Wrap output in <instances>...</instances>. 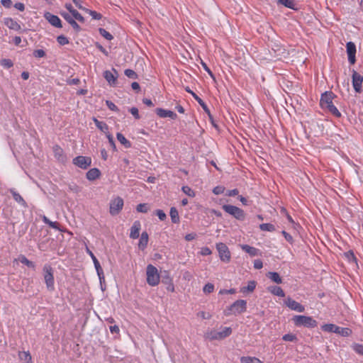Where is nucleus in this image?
<instances>
[{
	"instance_id": "1a4fd4ad",
	"label": "nucleus",
	"mask_w": 363,
	"mask_h": 363,
	"mask_svg": "<svg viewBox=\"0 0 363 363\" xmlns=\"http://www.w3.org/2000/svg\"><path fill=\"white\" fill-rule=\"evenodd\" d=\"M216 249L218 252L219 257L223 262L228 263L230 261V252L227 245L223 242L216 245Z\"/></svg>"
},
{
	"instance_id": "7c9ffc66",
	"label": "nucleus",
	"mask_w": 363,
	"mask_h": 363,
	"mask_svg": "<svg viewBox=\"0 0 363 363\" xmlns=\"http://www.w3.org/2000/svg\"><path fill=\"white\" fill-rule=\"evenodd\" d=\"M241 363H263L258 358L255 357H242L240 358Z\"/></svg>"
},
{
	"instance_id": "4468645a",
	"label": "nucleus",
	"mask_w": 363,
	"mask_h": 363,
	"mask_svg": "<svg viewBox=\"0 0 363 363\" xmlns=\"http://www.w3.org/2000/svg\"><path fill=\"white\" fill-rule=\"evenodd\" d=\"M45 19L53 26L56 28H62L61 20L58 16L47 12L44 15Z\"/></svg>"
},
{
	"instance_id": "aec40b11",
	"label": "nucleus",
	"mask_w": 363,
	"mask_h": 363,
	"mask_svg": "<svg viewBox=\"0 0 363 363\" xmlns=\"http://www.w3.org/2000/svg\"><path fill=\"white\" fill-rule=\"evenodd\" d=\"M113 71L116 74V75L111 71L106 70L104 72V77L106 79V81L111 84H115L116 82V79L118 77V73L115 69H113Z\"/></svg>"
},
{
	"instance_id": "a211bd4d",
	"label": "nucleus",
	"mask_w": 363,
	"mask_h": 363,
	"mask_svg": "<svg viewBox=\"0 0 363 363\" xmlns=\"http://www.w3.org/2000/svg\"><path fill=\"white\" fill-rule=\"evenodd\" d=\"M61 16L72 26V27L77 31L80 30V26L75 21V18L71 16L68 13L61 12Z\"/></svg>"
},
{
	"instance_id": "49530a36",
	"label": "nucleus",
	"mask_w": 363,
	"mask_h": 363,
	"mask_svg": "<svg viewBox=\"0 0 363 363\" xmlns=\"http://www.w3.org/2000/svg\"><path fill=\"white\" fill-rule=\"evenodd\" d=\"M57 41L61 45H65L69 43L68 38L63 35H59L57 38Z\"/></svg>"
},
{
	"instance_id": "2eb2a0df",
	"label": "nucleus",
	"mask_w": 363,
	"mask_h": 363,
	"mask_svg": "<svg viewBox=\"0 0 363 363\" xmlns=\"http://www.w3.org/2000/svg\"><path fill=\"white\" fill-rule=\"evenodd\" d=\"M185 90L188 93H189L192 95V96L196 100V101L201 106V107L205 111V112L208 115L210 118H211V115L210 111H209L208 108L207 107L206 104L204 103V101L200 97H199L194 91H192L189 89V87H188V86L186 87Z\"/></svg>"
},
{
	"instance_id": "ddd939ff",
	"label": "nucleus",
	"mask_w": 363,
	"mask_h": 363,
	"mask_svg": "<svg viewBox=\"0 0 363 363\" xmlns=\"http://www.w3.org/2000/svg\"><path fill=\"white\" fill-rule=\"evenodd\" d=\"M284 303L287 307H289L291 310L295 311L299 313H303L305 311V308L301 303L297 301L293 300L290 297H288Z\"/></svg>"
},
{
	"instance_id": "473e14b6",
	"label": "nucleus",
	"mask_w": 363,
	"mask_h": 363,
	"mask_svg": "<svg viewBox=\"0 0 363 363\" xmlns=\"http://www.w3.org/2000/svg\"><path fill=\"white\" fill-rule=\"evenodd\" d=\"M18 260H19L22 264H26V266H28V267H30V268H35V264L33 262L28 260L26 256L21 255L18 257ZM17 259H14V262H16Z\"/></svg>"
},
{
	"instance_id": "8fccbe9b",
	"label": "nucleus",
	"mask_w": 363,
	"mask_h": 363,
	"mask_svg": "<svg viewBox=\"0 0 363 363\" xmlns=\"http://www.w3.org/2000/svg\"><path fill=\"white\" fill-rule=\"evenodd\" d=\"M125 74L128 77L131 78V79H136L137 77H138V75L135 73V72H134L133 70L130 69H127L125 70Z\"/></svg>"
},
{
	"instance_id": "864d4df0",
	"label": "nucleus",
	"mask_w": 363,
	"mask_h": 363,
	"mask_svg": "<svg viewBox=\"0 0 363 363\" xmlns=\"http://www.w3.org/2000/svg\"><path fill=\"white\" fill-rule=\"evenodd\" d=\"M129 111L135 119H140V117L138 113V109L136 107H132Z\"/></svg>"
},
{
	"instance_id": "a878e982",
	"label": "nucleus",
	"mask_w": 363,
	"mask_h": 363,
	"mask_svg": "<svg viewBox=\"0 0 363 363\" xmlns=\"http://www.w3.org/2000/svg\"><path fill=\"white\" fill-rule=\"evenodd\" d=\"M240 247L243 251L248 253L250 256L258 255L259 250L254 247H251L248 245H242Z\"/></svg>"
},
{
	"instance_id": "0eeeda50",
	"label": "nucleus",
	"mask_w": 363,
	"mask_h": 363,
	"mask_svg": "<svg viewBox=\"0 0 363 363\" xmlns=\"http://www.w3.org/2000/svg\"><path fill=\"white\" fill-rule=\"evenodd\" d=\"M147 282L152 286H157L160 283V275L155 267L148 264L146 269Z\"/></svg>"
},
{
	"instance_id": "6e6552de",
	"label": "nucleus",
	"mask_w": 363,
	"mask_h": 363,
	"mask_svg": "<svg viewBox=\"0 0 363 363\" xmlns=\"http://www.w3.org/2000/svg\"><path fill=\"white\" fill-rule=\"evenodd\" d=\"M222 208L228 214L233 216L235 218L239 220H243L245 218V213L244 211L235 206L233 205H223Z\"/></svg>"
},
{
	"instance_id": "58836bf2",
	"label": "nucleus",
	"mask_w": 363,
	"mask_h": 363,
	"mask_svg": "<svg viewBox=\"0 0 363 363\" xmlns=\"http://www.w3.org/2000/svg\"><path fill=\"white\" fill-rule=\"evenodd\" d=\"M282 340L287 342H296L297 340V337L294 334L288 333L282 337Z\"/></svg>"
},
{
	"instance_id": "c03bdc74",
	"label": "nucleus",
	"mask_w": 363,
	"mask_h": 363,
	"mask_svg": "<svg viewBox=\"0 0 363 363\" xmlns=\"http://www.w3.org/2000/svg\"><path fill=\"white\" fill-rule=\"evenodd\" d=\"M136 210L140 213H147L149 208L146 203H140L137 206Z\"/></svg>"
},
{
	"instance_id": "37998d69",
	"label": "nucleus",
	"mask_w": 363,
	"mask_h": 363,
	"mask_svg": "<svg viewBox=\"0 0 363 363\" xmlns=\"http://www.w3.org/2000/svg\"><path fill=\"white\" fill-rule=\"evenodd\" d=\"M0 65L6 68H11L13 67V63L10 59H3L0 62Z\"/></svg>"
},
{
	"instance_id": "5701e85b",
	"label": "nucleus",
	"mask_w": 363,
	"mask_h": 363,
	"mask_svg": "<svg viewBox=\"0 0 363 363\" xmlns=\"http://www.w3.org/2000/svg\"><path fill=\"white\" fill-rule=\"evenodd\" d=\"M66 9L72 13V16L79 22H84V17L75 9H73V6L70 4H65Z\"/></svg>"
},
{
	"instance_id": "13d9d810",
	"label": "nucleus",
	"mask_w": 363,
	"mask_h": 363,
	"mask_svg": "<svg viewBox=\"0 0 363 363\" xmlns=\"http://www.w3.org/2000/svg\"><path fill=\"white\" fill-rule=\"evenodd\" d=\"M263 267L262 262L260 259H255L254 261V267L257 269H260Z\"/></svg>"
},
{
	"instance_id": "0e129e2a",
	"label": "nucleus",
	"mask_w": 363,
	"mask_h": 363,
	"mask_svg": "<svg viewBox=\"0 0 363 363\" xmlns=\"http://www.w3.org/2000/svg\"><path fill=\"white\" fill-rule=\"evenodd\" d=\"M198 315L202 318L203 319H209L211 317V315L209 313H206L204 311H200L198 313Z\"/></svg>"
},
{
	"instance_id": "bf43d9fd",
	"label": "nucleus",
	"mask_w": 363,
	"mask_h": 363,
	"mask_svg": "<svg viewBox=\"0 0 363 363\" xmlns=\"http://www.w3.org/2000/svg\"><path fill=\"white\" fill-rule=\"evenodd\" d=\"M282 235L284 236L285 239L289 242L290 243H292L293 242V238L292 236L289 234L288 233H286L285 230H283L281 232Z\"/></svg>"
},
{
	"instance_id": "4c0bfd02",
	"label": "nucleus",
	"mask_w": 363,
	"mask_h": 363,
	"mask_svg": "<svg viewBox=\"0 0 363 363\" xmlns=\"http://www.w3.org/2000/svg\"><path fill=\"white\" fill-rule=\"evenodd\" d=\"M259 228L263 231L273 232L275 230V227L271 223H262L259 225Z\"/></svg>"
},
{
	"instance_id": "c85d7f7f",
	"label": "nucleus",
	"mask_w": 363,
	"mask_h": 363,
	"mask_svg": "<svg viewBox=\"0 0 363 363\" xmlns=\"http://www.w3.org/2000/svg\"><path fill=\"white\" fill-rule=\"evenodd\" d=\"M169 215L171 217L172 222L174 223H179V213L175 207H172L170 208Z\"/></svg>"
},
{
	"instance_id": "a18cd8bd",
	"label": "nucleus",
	"mask_w": 363,
	"mask_h": 363,
	"mask_svg": "<svg viewBox=\"0 0 363 363\" xmlns=\"http://www.w3.org/2000/svg\"><path fill=\"white\" fill-rule=\"evenodd\" d=\"M88 13L90 14V16H91V17L94 18V19H96V20H99L102 18V16L101 13H97L96 11H91V10H89V9H86L85 10Z\"/></svg>"
},
{
	"instance_id": "b1692460",
	"label": "nucleus",
	"mask_w": 363,
	"mask_h": 363,
	"mask_svg": "<svg viewBox=\"0 0 363 363\" xmlns=\"http://www.w3.org/2000/svg\"><path fill=\"white\" fill-rule=\"evenodd\" d=\"M101 175V172L97 168H92L89 169L86 174V177L89 181H94L99 178Z\"/></svg>"
},
{
	"instance_id": "69168bd1",
	"label": "nucleus",
	"mask_w": 363,
	"mask_h": 363,
	"mask_svg": "<svg viewBox=\"0 0 363 363\" xmlns=\"http://www.w3.org/2000/svg\"><path fill=\"white\" fill-rule=\"evenodd\" d=\"M201 254L202 255H209L211 254V250L208 247H205L201 248Z\"/></svg>"
},
{
	"instance_id": "e433bc0d",
	"label": "nucleus",
	"mask_w": 363,
	"mask_h": 363,
	"mask_svg": "<svg viewBox=\"0 0 363 363\" xmlns=\"http://www.w3.org/2000/svg\"><path fill=\"white\" fill-rule=\"evenodd\" d=\"M347 55L356 54V46L354 43L348 42L346 45Z\"/></svg>"
},
{
	"instance_id": "72a5a7b5",
	"label": "nucleus",
	"mask_w": 363,
	"mask_h": 363,
	"mask_svg": "<svg viewBox=\"0 0 363 363\" xmlns=\"http://www.w3.org/2000/svg\"><path fill=\"white\" fill-rule=\"evenodd\" d=\"M18 357L20 359L25 361L26 363H32V357L29 352H20Z\"/></svg>"
},
{
	"instance_id": "7ed1b4c3",
	"label": "nucleus",
	"mask_w": 363,
	"mask_h": 363,
	"mask_svg": "<svg viewBox=\"0 0 363 363\" xmlns=\"http://www.w3.org/2000/svg\"><path fill=\"white\" fill-rule=\"evenodd\" d=\"M247 309V301L245 300H238L230 305L224 311L225 315L240 314Z\"/></svg>"
},
{
	"instance_id": "4d7b16f0",
	"label": "nucleus",
	"mask_w": 363,
	"mask_h": 363,
	"mask_svg": "<svg viewBox=\"0 0 363 363\" xmlns=\"http://www.w3.org/2000/svg\"><path fill=\"white\" fill-rule=\"evenodd\" d=\"M106 104L110 110L114 111H118L117 106L112 101H106Z\"/></svg>"
},
{
	"instance_id": "3c124183",
	"label": "nucleus",
	"mask_w": 363,
	"mask_h": 363,
	"mask_svg": "<svg viewBox=\"0 0 363 363\" xmlns=\"http://www.w3.org/2000/svg\"><path fill=\"white\" fill-rule=\"evenodd\" d=\"M224 191H225V187H223L222 186H217L213 188V193L216 195H218V194H223L224 192Z\"/></svg>"
},
{
	"instance_id": "09e8293b",
	"label": "nucleus",
	"mask_w": 363,
	"mask_h": 363,
	"mask_svg": "<svg viewBox=\"0 0 363 363\" xmlns=\"http://www.w3.org/2000/svg\"><path fill=\"white\" fill-rule=\"evenodd\" d=\"M213 290H214V286L213 284H211V283L206 284L203 289V291L205 294H210V293L213 292Z\"/></svg>"
},
{
	"instance_id": "603ef678",
	"label": "nucleus",
	"mask_w": 363,
	"mask_h": 363,
	"mask_svg": "<svg viewBox=\"0 0 363 363\" xmlns=\"http://www.w3.org/2000/svg\"><path fill=\"white\" fill-rule=\"evenodd\" d=\"M33 55H34V57H38V58L43 57L45 56V52L43 50H41V49L35 50L33 52Z\"/></svg>"
},
{
	"instance_id": "dca6fc26",
	"label": "nucleus",
	"mask_w": 363,
	"mask_h": 363,
	"mask_svg": "<svg viewBox=\"0 0 363 363\" xmlns=\"http://www.w3.org/2000/svg\"><path fill=\"white\" fill-rule=\"evenodd\" d=\"M89 254L90 255L91 257L92 258L93 262L94 264V267L96 268V270L97 272V274L99 277L100 281L101 282L102 280H104V272L103 269L96 259V257L94 256V255L89 250Z\"/></svg>"
},
{
	"instance_id": "680f3d73",
	"label": "nucleus",
	"mask_w": 363,
	"mask_h": 363,
	"mask_svg": "<svg viewBox=\"0 0 363 363\" xmlns=\"http://www.w3.org/2000/svg\"><path fill=\"white\" fill-rule=\"evenodd\" d=\"M108 139V142L110 143V145L111 146V147L113 149V150H116V145H115V143L113 141V137L111 136V134L108 133L106 135Z\"/></svg>"
},
{
	"instance_id": "cd10ccee",
	"label": "nucleus",
	"mask_w": 363,
	"mask_h": 363,
	"mask_svg": "<svg viewBox=\"0 0 363 363\" xmlns=\"http://www.w3.org/2000/svg\"><path fill=\"white\" fill-rule=\"evenodd\" d=\"M94 122L96 125V126L103 133H106V135L108 133V127L107 124L103 121H99L96 118H94Z\"/></svg>"
},
{
	"instance_id": "20e7f679",
	"label": "nucleus",
	"mask_w": 363,
	"mask_h": 363,
	"mask_svg": "<svg viewBox=\"0 0 363 363\" xmlns=\"http://www.w3.org/2000/svg\"><path fill=\"white\" fill-rule=\"evenodd\" d=\"M232 333V329L230 327H225L221 331L211 330L205 333L204 337L209 340H222L228 337Z\"/></svg>"
},
{
	"instance_id": "5fc2aeb1",
	"label": "nucleus",
	"mask_w": 363,
	"mask_h": 363,
	"mask_svg": "<svg viewBox=\"0 0 363 363\" xmlns=\"http://www.w3.org/2000/svg\"><path fill=\"white\" fill-rule=\"evenodd\" d=\"M353 348L357 353L363 355V345L356 344L354 345Z\"/></svg>"
},
{
	"instance_id": "6ab92c4d",
	"label": "nucleus",
	"mask_w": 363,
	"mask_h": 363,
	"mask_svg": "<svg viewBox=\"0 0 363 363\" xmlns=\"http://www.w3.org/2000/svg\"><path fill=\"white\" fill-rule=\"evenodd\" d=\"M140 221L135 220L130 228V237L133 239L138 238L140 235Z\"/></svg>"
},
{
	"instance_id": "412c9836",
	"label": "nucleus",
	"mask_w": 363,
	"mask_h": 363,
	"mask_svg": "<svg viewBox=\"0 0 363 363\" xmlns=\"http://www.w3.org/2000/svg\"><path fill=\"white\" fill-rule=\"evenodd\" d=\"M53 152L55 157L61 162H64L66 160V156L64 154L63 150L59 145H55L53 147Z\"/></svg>"
},
{
	"instance_id": "f8f14e48",
	"label": "nucleus",
	"mask_w": 363,
	"mask_h": 363,
	"mask_svg": "<svg viewBox=\"0 0 363 363\" xmlns=\"http://www.w3.org/2000/svg\"><path fill=\"white\" fill-rule=\"evenodd\" d=\"M352 85L356 92L360 93L362 91V84L363 82V77L355 70H352Z\"/></svg>"
},
{
	"instance_id": "423d86ee",
	"label": "nucleus",
	"mask_w": 363,
	"mask_h": 363,
	"mask_svg": "<svg viewBox=\"0 0 363 363\" xmlns=\"http://www.w3.org/2000/svg\"><path fill=\"white\" fill-rule=\"evenodd\" d=\"M325 332L335 333L342 337H348L352 334V330L348 328H341L334 324H325L322 326Z\"/></svg>"
},
{
	"instance_id": "79ce46f5",
	"label": "nucleus",
	"mask_w": 363,
	"mask_h": 363,
	"mask_svg": "<svg viewBox=\"0 0 363 363\" xmlns=\"http://www.w3.org/2000/svg\"><path fill=\"white\" fill-rule=\"evenodd\" d=\"M99 33L106 40H111L113 39V35L106 31L104 28H100L99 29Z\"/></svg>"
},
{
	"instance_id": "39448f33",
	"label": "nucleus",
	"mask_w": 363,
	"mask_h": 363,
	"mask_svg": "<svg viewBox=\"0 0 363 363\" xmlns=\"http://www.w3.org/2000/svg\"><path fill=\"white\" fill-rule=\"evenodd\" d=\"M44 280L47 289L50 291L55 290V280L52 268L49 264H45L43 269Z\"/></svg>"
},
{
	"instance_id": "774afa93",
	"label": "nucleus",
	"mask_w": 363,
	"mask_h": 363,
	"mask_svg": "<svg viewBox=\"0 0 363 363\" xmlns=\"http://www.w3.org/2000/svg\"><path fill=\"white\" fill-rule=\"evenodd\" d=\"M196 233H189V234L186 235L185 240L186 241H191V240H194L196 238Z\"/></svg>"
},
{
	"instance_id": "6e6d98bb",
	"label": "nucleus",
	"mask_w": 363,
	"mask_h": 363,
	"mask_svg": "<svg viewBox=\"0 0 363 363\" xmlns=\"http://www.w3.org/2000/svg\"><path fill=\"white\" fill-rule=\"evenodd\" d=\"M156 215L158 216V218L161 220H164L167 218V216H166L165 213L162 210H160V209L157 210L156 211Z\"/></svg>"
},
{
	"instance_id": "c9c22d12",
	"label": "nucleus",
	"mask_w": 363,
	"mask_h": 363,
	"mask_svg": "<svg viewBox=\"0 0 363 363\" xmlns=\"http://www.w3.org/2000/svg\"><path fill=\"white\" fill-rule=\"evenodd\" d=\"M255 287H256V282L255 281H250L247 283V286L243 287L241 289V291L242 292H246V291L252 292L255 290Z\"/></svg>"
},
{
	"instance_id": "a19ab883",
	"label": "nucleus",
	"mask_w": 363,
	"mask_h": 363,
	"mask_svg": "<svg viewBox=\"0 0 363 363\" xmlns=\"http://www.w3.org/2000/svg\"><path fill=\"white\" fill-rule=\"evenodd\" d=\"M279 2L287 8H289V9L294 8L295 4H294V0H279Z\"/></svg>"
},
{
	"instance_id": "393cba45",
	"label": "nucleus",
	"mask_w": 363,
	"mask_h": 363,
	"mask_svg": "<svg viewBox=\"0 0 363 363\" xmlns=\"http://www.w3.org/2000/svg\"><path fill=\"white\" fill-rule=\"evenodd\" d=\"M148 242V234L147 232H143L139 240L138 247L141 250H144Z\"/></svg>"
},
{
	"instance_id": "e2e57ef3",
	"label": "nucleus",
	"mask_w": 363,
	"mask_h": 363,
	"mask_svg": "<svg viewBox=\"0 0 363 363\" xmlns=\"http://www.w3.org/2000/svg\"><path fill=\"white\" fill-rule=\"evenodd\" d=\"M1 3L4 7L7 9L10 8L12 6L11 0H1Z\"/></svg>"
},
{
	"instance_id": "f704fd0d",
	"label": "nucleus",
	"mask_w": 363,
	"mask_h": 363,
	"mask_svg": "<svg viewBox=\"0 0 363 363\" xmlns=\"http://www.w3.org/2000/svg\"><path fill=\"white\" fill-rule=\"evenodd\" d=\"M118 140L125 147H130L131 144L130 141H128L123 134L118 133L116 135Z\"/></svg>"
},
{
	"instance_id": "2f4dec72",
	"label": "nucleus",
	"mask_w": 363,
	"mask_h": 363,
	"mask_svg": "<svg viewBox=\"0 0 363 363\" xmlns=\"http://www.w3.org/2000/svg\"><path fill=\"white\" fill-rule=\"evenodd\" d=\"M267 277L277 284H281L282 282V279L277 272H269L267 274Z\"/></svg>"
},
{
	"instance_id": "c756f323",
	"label": "nucleus",
	"mask_w": 363,
	"mask_h": 363,
	"mask_svg": "<svg viewBox=\"0 0 363 363\" xmlns=\"http://www.w3.org/2000/svg\"><path fill=\"white\" fill-rule=\"evenodd\" d=\"M269 291L275 296L284 297L285 294L283 289L279 286H272L269 288Z\"/></svg>"
},
{
	"instance_id": "f257e3e1",
	"label": "nucleus",
	"mask_w": 363,
	"mask_h": 363,
	"mask_svg": "<svg viewBox=\"0 0 363 363\" xmlns=\"http://www.w3.org/2000/svg\"><path fill=\"white\" fill-rule=\"evenodd\" d=\"M335 94L332 91H325L322 94L320 104L323 109L327 110L337 118L341 116L340 112L333 103Z\"/></svg>"
},
{
	"instance_id": "052dcab7",
	"label": "nucleus",
	"mask_w": 363,
	"mask_h": 363,
	"mask_svg": "<svg viewBox=\"0 0 363 363\" xmlns=\"http://www.w3.org/2000/svg\"><path fill=\"white\" fill-rule=\"evenodd\" d=\"M238 193H239L238 190L237 189H234L232 190L227 191L225 194H226V196H234L235 195H238Z\"/></svg>"
},
{
	"instance_id": "4be33fe9",
	"label": "nucleus",
	"mask_w": 363,
	"mask_h": 363,
	"mask_svg": "<svg viewBox=\"0 0 363 363\" xmlns=\"http://www.w3.org/2000/svg\"><path fill=\"white\" fill-rule=\"evenodd\" d=\"M4 23L9 29L19 30L21 28L20 24L11 18H4Z\"/></svg>"
},
{
	"instance_id": "338daca9",
	"label": "nucleus",
	"mask_w": 363,
	"mask_h": 363,
	"mask_svg": "<svg viewBox=\"0 0 363 363\" xmlns=\"http://www.w3.org/2000/svg\"><path fill=\"white\" fill-rule=\"evenodd\" d=\"M14 7L20 11H23L25 10L24 4L21 2L15 4Z\"/></svg>"
},
{
	"instance_id": "f3484780",
	"label": "nucleus",
	"mask_w": 363,
	"mask_h": 363,
	"mask_svg": "<svg viewBox=\"0 0 363 363\" xmlns=\"http://www.w3.org/2000/svg\"><path fill=\"white\" fill-rule=\"evenodd\" d=\"M155 111L160 118H170L172 119H176L177 118V115L174 112L169 110L158 108Z\"/></svg>"
},
{
	"instance_id": "ea45409f",
	"label": "nucleus",
	"mask_w": 363,
	"mask_h": 363,
	"mask_svg": "<svg viewBox=\"0 0 363 363\" xmlns=\"http://www.w3.org/2000/svg\"><path fill=\"white\" fill-rule=\"evenodd\" d=\"M182 191H183L185 194L188 195V196H190V197H192V198H193V197H194V196H196V194H195L194 191V190H192V189H191L189 186H184L182 187Z\"/></svg>"
},
{
	"instance_id": "bb28decb",
	"label": "nucleus",
	"mask_w": 363,
	"mask_h": 363,
	"mask_svg": "<svg viewBox=\"0 0 363 363\" xmlns=\"http://www.w3.org/2000/svg\"><path fill=\"white\" fill-rule=\"evenodd\" d=\"M10 192L13 196V199L18 203H20L22 206L26 207L27 203L25 201V200L23 199V197L16 191H15L13 189H10Z\"/></svg>"
},
{
	"instance_id": "9d476101",
	"label": "nucleus",
	"mask_w": 363,
	"mask_h": 363,
	"mask_svg": "<svg viewBox=\"0 0 363 363\" xmlns=\"http://www.w3.org/2000/svg\"><path fill=\"white\" fill-rule=\"evenodd\" d=\"M123 206V200L121 197H117L110 203V213L116 216L119 213Z\"/></svg>"
},
{
	"instance_id": "f03ea898",
	"label": "nucleus",
	"mask_w": 363,
	"mask_h": 363,
	"mask_svg": "<svg viewBox=\"0 0 363 363\" xmlns=\"http://www.w3.org/2000/svg\"><path fill=\"white\" fill-rule=\"evenodd\" d=\"M292 320L296 326H304L306 328H313L318 325L315 320L310 316L306 315H294Z\"/></svg>"
},
{
	"instance_id": "9b49d317",
	"label": "nucleus",
	"mask_w": 363,
	"mask_h": 363,
	"mask_svg": "<svg viewBox=\"0 0 363 363\" xmlns=\"http://www.w3.org/2000/svg\"><path fill=\"white\" fill-rule=\"evenodd\" d=\"M73 164L83 169H87L91 164V158L89 157L77 156L73 159Z\"/></svg>"
},
{
	"instance_id": "de8ad7c7",
	"label": "nucleus",
	"mask_w": 363,
	"mask_h": 363,
	"mask_svg": "<svg viewBox=\"0 0 363 363\" xmlns=\"http://www.w3.org/2000/svg\"><path fill=\"white\" fill-rule=\"evenodd\" d=\"M345 256L349 262H356V257L352 251L345 252Z\"/></svg>"
}]
</instances>
